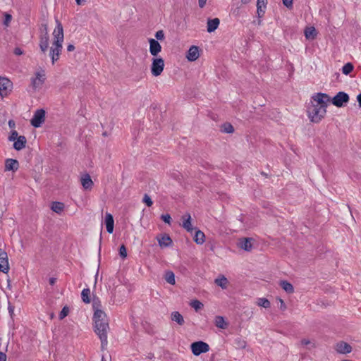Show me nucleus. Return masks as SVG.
<instances>
[{
	"mask_svg": "<svg viewBox=\"0 0 361 361\" xmlns=\"http://www.w3.org/2000/svg\"><path fill=\"white\" fill-rule=\"evenodd\" d=\"M330 100V97L325 93L319 92L312 96L307 109L311 122L318 123L325 117Z\"/></svg>",
	"mask_w": 361,
	"mask_h": 361,
	"instance_id": "1",
	"label": "nucleus"
},
{
	"mask_svg": "<svg viewBox=\"0 0 361 361\" xmlns=\"http://www.w3.org/2000/svg\"><path fill=\"white\" fill-rule=\"evenodd\" d=\"M93 322L94 332L101 341V347L102 349H105L108 343L107 334L109 330L106 313L101 310L96 309L93 315Z\"/></svg>",
	"mask_w": 361,
	"mask_h": 361,
	"instance_id": "2",
	"label": "nucleus"
},
{
	"mask_svg": "<svg viewBox=\"0 0 361 361\" xmlns=\"http://www.w3.org/2000/svg\"><path fill=\"white\" fill-rule=\"evenodd\" d=\"M56 26L53 31L54 41L50 48L49 56L51 58L52 63L54 64L59 59L63 42V29L59 20H56Z\"/></svg>",
	"mask_w": 361,
	"mask_h": 361,
	"instance_id": "3",
	"label": "nucleus"
},
{
	"mask_svg": "<svg viewBox=\"0 0 361 361\" xmlns=\"http://www.w3.org/2000/svg\"><path fill=\"white\" fill-rule=\"evenodd\" d=\"M46 80V73L44 70L40 69L36 71L34 75L30 78L31 87L36 92L42 89Z\"/></svg>",
	"mask_w": 361,
	"mask_h": 361,
	"instance_id": "4",
	"label": "nucleus"
},
{
	"mask_svg": "<svg viewBox=\"0 0 361 361\" xmlns=\"http://www.w3.org/2000/svg\"><path fill=\"white\" fill-rule=\"evenodd\" d=\"M164 61L161 57H154L152 59L151 73L154 77L159 76L164 69Z\"/></svg>",
	"mask_w": 361,
	"mask_h": 361,
	"instance_id": "5",
	"label": "nucleus"
},
{
	"mask_svg": "<svg viewBox=\"0 0 361 361\" xmlns=\"http://www.w3.org/2000/svg\"><path fill=\"white\" fill-rule=\"evenodd\" d=\"M45 121V111L42 109H37L32 119L30 120L31 125L35 128H39Z\"/></svg>",
	"mask_w": 361,
	"mask_h": 361,
	"instance_id": "6",
	"label": "nucleus"
},
{
	"mask_svg": "<svg viewBox=\"0 0 361 361\" xmlns=\"http://www.w3.org/2000/svg\"><path fill=\"white\" fill-rule=\"evenodd\" d=\"M190 348L192 353L196 356L209 350V345L203 341L194 342L191 344Z\"/></svg>",
	"mask_w": 361,
	"mask_h": 361,
	"instance_id": "7",
	"label": "nucleus"
},
{
	"mask_svg": "<svg viewBox=\"0 0 361 361\" xmlns=\"http://www.w3.org/2000/svg\"><path fill=\"white\" fill-rule=\"evenodd\" d=\"M348 101H349V96L347 93H345L344 92H338L330 100V102H331L332 104L337 107L343 106L345 104L348 103Z\"/></svg>",
	"mask_w": 361,
	"mask_h": 361,
	"instance_id": "8",
	"label": "nucleus"
},
{
	"mask_svg": "<svg viewBox=\"0 0 361 361\" xmlns=\"http://www.w3.org/2000/svg\"><path fill=\"white\" fill-rule=\"evenodd\" d=\"M13 84L6 78H0V96L4 97L11 91Z\"/></svg>",
	"mask_w": 361,
	"mask_h": 361,
	"instance_id": "9",
	"label": "nucleus"
},
{
	"mask_svg": "<svg viewBox=\"0 0 361 361\" xmlns=\"http://www.w3.org/2000/svg\"><path fill=\"white\" fill-rule=\"evenodd\" d=\"M9 270V264L8 257L6 252L0 249V271L7 273Z\"/></svg>",
	"mask_w": 361,
	"mask_h": 361,
	"instance_id": "10",
	"label": "nucleus"
},
{
	"mask_svg": "<svg viewBox=\"0 0 361 361\" xmlns=\"http://www.w3.org/2000/svg\"><path fill=\"white\" fill-rule=\"evenodd\" d=\"M337 353L340 354H348L351 353L352 347L344 341L338 342L334 347Z\"/></svg>",
	"mask_w": 361,
	"mask_h": 361,
	"instance_id": "11",
	"label": "nucleus"
},
{
	"mask_svg": "<svg viewBox=\"0 0 361 361\" xmlns=\"http://www.w3.org/2000/svg\"><path fill=\"white\" fill-rule=\"evenodd\" d=\"M159 245L161 247H171L173 244V241L171 237L168 234H161L157 236Z\"/></svg>",
	"mask_w": 361,
	"mask_h": 361,
	"instance_id": "12",
	"label": "nucleus"
},
{
	"mask_svg": "<svg viewBox=\"0 0 361 361\" xmlns=\"http://www.w3.org/2000/svg\"><path fill=\"white\" fill-rule=\"evenodd\" d=\"M149 52L150 54L157 57L158 54L161 51V46L159 42L154 39H149Z\"/></svg>",
	"mask_w": 361,
	"mask_h": 361,
	"instance_id": "13",
	"label": "nucleus"
},
{
	"mask_svg": "<svg viewBox=\"0 0 361 361\" xmlns=\"http://www.w3.org/2000/svg\"><path fill=\"white\" fill-rule=\"evenodd\" d=\"M49 32L45 30V34L40 35L39 37V48L43 53H45L49 47Z\"/></svg>",
	"mask_w": 361,
	"mask_h": 361,
	"instance_id": "14",
	"label": "nucleus"
},
{
	"mask_svg": "<svg viewBox=\"0 0 361 361\" xmlns=\"http://www.w3.org/2000/svg\"><path fill=\"white\" fill-rule=\"evenodd\" d=\"M252 241L253 239L250 238H241L238 243V246L240 248L249 252L252 249Z\"/></svg>",
	"mask_w": 361,
	"mask_h": 361,
	"instance_id": "15",
	"label": "nucleus"
},
{
	"mask_svg": "<svg viewBox=\"0 0 361 361\" xmlns=\"http://www.w3.org/2000/svg\"><path fill=\"white\" fill-rule=\"evenodd\" d=\"M200 56L199 48L197 46H192L188 51L186 58L189 61H195Z\"/></svg>",
	"mask_w": 361,
	"mask_h": 361,
	"instance_id": "16",
	"label": "nucleus"
},
{
	"mask_svg": "<svg viewBox=\"0 0 361 361\" xmlns=\"http://www.w3.org/2000/svg\"><path fill=\"white\" fill-rule=\"evenodd\" d=\"M19 168V163L16 159H7L5 161V171H16Z\"/></svg>",
	"mask_w": 361,
	"mask_h": 361,
	"instance_id": "17",
	"label": "nucleus"
},
{
	"mask_svg": "<svg viewBox=\"0 0 361 361\" xmlns=\"http://www.w3.org/2000/svg\"><path fill=\"white\" fill-rule=\"evenodd\" d=\"M181 219L183 221L182 226L188 232L193 230L191 224V216L189 213H187L182 216Z\"/></svg>",
	"mask_w": 361,
	"mask_h": 361,
	"instance_id": "18",
	"label": "nucleus"
},
{
	"mask_svg": "<svg viewBox=\"0 0 361 361\" xmlns=\"http://www.w3.org/2000/svg\"><path fill=\"white\" fill-rule=\"evenodd\" d=\"M105 225L106 231L109 233H112L114 227V221L113 216L110 213H106L105 215Z\"/></svg>",
	"mask_w": 361,
	"mask_h": 361,
	"instance_id": "19",
	"label": "nucleus"
},
{
	"mask_svg": "<svg viewBox=\"0 0 361 361\" xmlns=\"http://www.w3.org/2000/svg\"><path fill=\"white\" fill-rule=\"evenodd\" d=\"M26 143V137L23 135H20L19 138L13 141V148L17 151H20L25 147Z\"/></svg>",
	"mask_w": 361,
	"mask_h": 361,
	"instance_id": "20",
	"label": "nucleus"
},
{
	"mask_svg": "<svg viewBox=\"0 0 361 361\" xmlns=\"http://www.w3.org/2000/svg\"><path fill=\"white\" fill-rule=\"evenodd\" d=\"M214 283L216 285L221 287L224 290L227 289L229 285L228 280L224 275H220L216 279H215Z\"/></svg>",
	"mask_w": 361,
	"mask_h": 361,
	"instance_id": "21",
	"label": "nucleus"
},
{
	"mask_svg": "<svg viewBox=\"0 0 361 361\" xmlns=\"http://www.w3.org/2000/svg\"><path fill=\"white\" fill-rule=\"evenodd\" d=\"M220 23L219 18H215L207 20V30L208 32H212L217 29Z\"/></svg>",
	"mask_w": 361,
	"mask_h": 361,
	"instance_id": "22",
	"label": "nucleus"
},
{
	"mask_svg": "<svg viewBox=\"0 0 361 361\" xmlns=\"http://www.w3.org/2000/svg\"><path fill=\"white\" fill-rule=\"evenodd\" d=\"M81 184L84 189L85 190H91L93 186V181L91 179V177L88 174H85L81 178Z\"/></svg>",
	"mask_w": 361,
	"mask_h": 361,
	"instance_id": "23",
	"label": "nucleus"
},
{
	"mask_svg": "<svg viewBox=\"0 0 361 361\" xmlns=\"http://www.w3.org/2000/svg\"><path fill=\"white\" fill-rule=\"evenodd\" d=\"M267 0H257V13L259 18L262 17L265 13Z\"/></svg>",
	"mask_w": 361,
	"mask_h": 361,
	"instance_id": "24",
	"label": "nucleus"
},
{
	"mask_svg": "<svg viewBox=\"0 0 361 361\" xmlns=\"http://www.w3.org/2000/svg\"><path fill=\"white\" fill-rule=\"evenodd\" d=\"M214 324L216 327L226 329L228 324L225 321L224 318L222 316H216L214 318Z\"/></svg>",
	"mask_w": 361,
	"mask_h": 361,
	"instance_id": "25",
	"label": "nucleus"
},
{
	"mask_svg": "<svg viewBox=\"0 0 361 361\" xmlns=\"http://www.w3.org/2000/svg\"><path fill=\"white\" fill-rule=\"evenodd\" d=\"M172 321L177 322L179 325L184 324L183 317L178 312H173L171 314Z\"/></svg>",
	"mask_w": 361,
	"mask_h": 361,
	"instance_id": "26",
	"label": "nucleus"
},
{
	"mask_svg": "<svg viewBox=\"0 0 361 361\" xmlns=\"http://www.w3.org/2000/svg\"><path fill=\"white\" fill-rule=\"evenodd\" d=\"M194 240L197 244L202 245L204 243L205 240V235L204 233L201 231H197L195 233Z\"/></svg>",
	"mask_w": 361,
	"mask_h": 361,
	"instance_id": "27",
	"label": "nucleus"
},
{
	"mask_svg": "<svg viewBox=\"0 0 361 361\" xmlns=\"http://www.w3.org/2000/svg\"><path fill=\"white\" fill-rule=\"evenodd\" d=\"M305 35L307 39H313L317 35L316 30L314 27H310L305 29Z\"/></svg>",
	"mask_w": 361,
	"mask_h": 361,
	"instance_id": "28",
	"label": "nucleus"
},
{
	"mask_svg": "<svg viewBox=\"0 0 361 361\" xmlns=\"http://www.w3.org/2000/svg\"><path fill=\"white\" fill-rule=\"evenodd\" d=\"M280 286L286 292L288 293H292L294 291L293 285L286 281H281Z\"/></svg>",
	"mask_w": 361,
	"mask_h": 361,
	"instance_id": "29",
	"label": "nucleus"
},
{
	"mask_svg": "<svg viewBox=\"0 0 361 361\" xmlns=\"http://www.w3.org/2000/svg\"><path fill=\"white\" fill-rule=\"evenodd\" d=\"M51 208L54 212L60 214L64 209V204L62 202H54Z\"/></svg>",
	"mask_w": 361,
	"mask_h": 361,
	"instance_id": "30",
	"label": "nucleus"
},
{
	"mask_svg": "<svg viewBox=\"0 0 361 361\" xmlns=\"http://www.w3.org/2000/svg\"><path fill=\"white\" fill-rule=\"evenodd\" d=\"M256 304L259 306L262 307L264 308H269L271 306V303L269 300L264 298H259L257 300Z\"/></svg>",
	"mask_w": 361,
	"mask_h": 361,
	"instance_id": "31",
	"label": "nucleus"
},
{
	"mask_svg": "<svg viewBox=\"0 0 361 361\" xmlns=\"http://www.w3.org/2000/svg\"><path fill=\"white\" fill-rule=\"evenodd\" d=\"M90 290L89 288H85L82 290L81 293V297L82 300L85 303H90Z\"/></svg>",
	"mask_w": 361,
	"mask_h": 361,
	"instance_id": "32",
	"label": "nucleus"
},
{
	"mask_svg": "<svg viewBox=\"0 0 361 361\" xmlns=\"http://www.w3.org/2000/svg\"><path fill=\"white\" fill-rule=\"evenodd\" d=\"M165 279L171 285H174L176 283L175 275L172 271L166 272Z\"/></svg>",
	"mask_w": 361,
	"mask_h": 361,
	"instance_id": "33",
	"label": "nucleus"
},
{
	"mask_svg": "<svg viewBox=\"0 0 361 361\" xmlns=\"http://www.w3.org/2000/svg\"><path fill=\"white\" fill-rule=\"evenodd\" d=\"M353 70V66L351 63H345L343 68H342V73L344 75H348Z\"/></svg>",
	"mask_w": 361,
	"mask_h": 361,
	"instance_id": "34",
	"label": "nucleus"
},
{
	"mask_svg": "<svg viewBox=\"0 0 361 361\" xmlns=\"http://www.w3.org/2000/svg\"><path fill=\"white\" fill-rule=\"evenodd\" d=\"M222 131L226 133H233L234 132V128L231 123H226L221 126Z\"/></svg>",
	"mask_w": 361,
	"mask_h": 361,
	"instance_id": "35",
	"label": "nucleus"
},
{
	"mask_svg": "<svg viewBox=\"0 0 361 361\" xmlns=\"http://www.w3.org/2000/svg\"><path fill=\"white\" fill-rule=\"evenodd\" d=\"M190 305L192 308H194L195 311H198L199 310L202 309L203 307V304L197 300H192L190 303Z\"/></svg>",
	"mask_w": 361,
	"mask_h": 361,
	"instance_id": "36",
	"label": "nucleus"
},
{
	"mask_svg": "<svg viewBox=\"0 0 361 361\" xmlns=\"http://www.w3.org/2000/svg\"><path fill=\"white\" fill-rule=\"evenodd\" d=\"M19 136L20 135H18V132L16 130H13L11 132L8 139L9 141L13 142L14 140L19 138Z\"/></svg>",
	"mask_w": 361,
	"mask_h": 361,
	"instance_id": "37",
	"label": "nucleus"
},
{
	"mask_svg": "<svg viewBox=\"0 0 361 361\" xmlns=\"http://www.w3.org/2000/svg\"><path fill=\"white\" fill-rule=\"evenodd\" d=\"M69 313V309L68 307H64L62 310L59 313V319H63L65 318Z\"/></svg>",
	"mask_w": 361,
	"mask_h": 361,
	"instance_id": "38",
	"label": "nucleus"
},
{
	"mask_svg": "<svg viewBox=\"0 0 361 361\" xmlns=\"http://www.w3.org/2000/svg\"><path fill=\"white\" fill-rule=\"evenodd\" d=\"M142 201L148 207H151L153 204V202L151 197L147 194L144 195Z\"/></svg>",
	"mask_w": 361,
	"mask_h": 361,
	"instance_id": "39",
	"label": "nucleus"
},
{
	"mask_svg": "<svg viewBox=\"0 0 361 361\" xmlns=\"http://www.w3.org/2000/svg\"><path fill=\"white\" fill-rule=\"evenodd\" d=\"M119 255L123 259H125L127 257V250H126V247H125L124 245H122L120 247V248H119Z\"/></svg>",
	"mask_w": 361,
	"mask_h": 361,
	"instance_id": "40",
	"label": "nucleus"
},
{
	"mask_svg": "<svg viewBox=\"0 0 361 361\" xmlns=\"http://www.w3.org/2000/svg\"><path fill=\"white\" fill-rule=\"evenodd\" d=\"M235 344L240 348H245L246 347V342L240 338L235 340Z\"/></svg>",
	"mask_w": 361,
	"mask_h": 361,
	"instance_id": "41",
	"label": "nucleus"
},
{
	"mask_svg": "<svg viewBox=\"0 0 361 361\" xmlns=\"http://www.w3.org/2000/svg\"><path fill=\"white\" fill-rule=\"evenodd\" d=\"M4 17H5V18H4V24L6 26H8V25L10 24V23L12 20V16H11V15H10L8 13H5Z\"/></svg>",
	"mask_w": 361,
	"mask_h": 361,
	"instance_id": "42",
	"label": "nucleus"
},
{
	"mask_svg": "<svg viewBox=\"0 0 361 361\" xmlns=\"http://www.w3.org/2000/svg\"><path fill=\"white\" fill-rule=\"evenodd\" d=\"M155 37L159 40H162L164 39V33L163 30H159L155 34Z\"/></svg>",
	"mask_w": 361,
	"mask_h": 361,
	"instance_id": "43",
	"label": "nucleus"
},
{
	"mask_svg": "<svg viewBox=\"0 0 361 361\" xmlns=\"http://www.w3.org/2000/svg\"><path fill=\"white\" fill-rule=\"evenodd\" d=\"M161 219L166 224H171V216L169 214H163L161 216Z\"/></svg>",
	"mask_w": 361,
	"mask_h": 361,
	"instance_id": "44",
	"label": "nucleus"
},
{
	"mask_svg": "<svg viewBox=\"0 0 361 361\" xmlns=\"http://www.w3.org/2000/svg\"><path fill=\"white\" fill-rule=\"evenodd\" d=\"M283 4L285 6L288 8L293 7V0H283Z\"/></svg>",
	"mask_w": 361,
	"mask_h": 361,
	"instance_id": "45",
	"label": "nucleus"
},
{
	"mask_svg": "<svg viewBox=\"0 0 361 361\" xmlns=\"http://www.w3.org/2000/svg\"><path fill=\"white\" fill-rule=\"evenodd\" d=\"M300 343L301 345H310V344H312V342L309 339H307V338H303L300 341Z\"/></svg>",
	"mask_w": 361,
	"mask_h": 361,
	"instance_id": "46",
	"label": "nucleus"
},
{
	"mask_svg": "<svg viewBox=\"0 0 361 361\" xmlns=\"http://www.w3.org/2000/svg\"><path fill=\"white\" fill-rule=\"evenodd\" d=\"M8 312L11 315V317H13L14 314V307L8 302Z\"/></svg>",
	"mask_w": 361,
	"mask_h": 361,
	"instance_id": "47",
	"label": "nucleus"
},
{
	"mask_svg": "<svg viewBox=\"0 0 361 361\" xmlns=\"http://www.w3.org/2000/svg\"><path fill=\"white\" fill-rule=\"evenodd\" d=\"M45 30L48 32L47 25V24H42L41 27V35L45 34Z\"/></svg>",
	"mask_w": 361,
	"mask_h": 361,
	"instance_id": "48",
	"label": "nucleus"
},
{
	"mask_svg": "<svg viewBox=\"0 0 361 361\" xmlns=\"http://www.w3.org/2000/svg\"><path fill=\"white\" fill-rule=\"evenodd\" d=\"M279 302H280V308L282 310H285L286 309V305L284 301L282 299H279Z\"/></svg>",
	"mask_w": 361,
	"mask_h": 361,
	"instance_id": "49",
	"label": "nucleus"
},
{
	"mask_svg": "<svg viewBox=\"0 0 361 361\" xmlns=\"http://www.w3.org/2000/svg\"><path fill=\"white\" fill-rule=\"evenodd\" d=\"M6 360H7L6 355L3 352H0V361H6Z\"/></svg>",
	"mask_w": 361,
	"mask_h": 361,
	"instance_id": "50",
	"label": "nucleus"
},
{
	"mask_svg": "<svg viewBox=\"0 0 361 361\" xmlns=\"http://www.w3.org/2000/svg\"><path fill=\"white\" fill-rule=\"evenodd\" d=\"M207 0H198V4L200 8H203L206 4Z\"/></svg>",
	"mask_w": 361,
	"mask_h": 361,
	"instance_id": "51",
	"label": "nucleus"
},
{
	"mask_svg": "<svg viewBox=\"0 0 361 361\" xmlns=\"http://www.w3.org/2000/svg\"><path fill=\"white\" fill-rule=\"evenodd\" d=\"M14 54L16 55H21L23 54V51L20 48H16L14 49Z\"/></svg>",
	"mask_w": 361,
	"mask_h": 361,
	"instance_id": "52",
	"label": "nucleus"
},
{
	"mask_svg": "<svg viewBox=\"0 0 361 361\" xmlns=\"http://www.w3.org/2000/svg\"><path fill=\"white\" fill-rule=\"evenodd\" d=\"M15 126H16V123L15 122L13 121V120H10L8 121V126L11 128H15Z\"/></svg>",
	"mask_w": 361,
	"mask_h": 361,
	"instance_id": "53",
	"label": "nucleus"
},
{
	"mask_svg": "<svg viewBox=\"0 0 361 361\" xmlns=\"http://www.w3.org/2000/svg\"><path fill=\"white\" fill-rule=\"evenodd\" d=\"M75 49V47L73 44H69L67 47L68 51H73Z\"/></svg>",
	"mask_w": 361,
	"mask_h": 361,
	"instance_id": "54",
	"label": "nucleus"
},
{
	"mask_svg": "<svg viewBox=\"0 0 361 361\" xmlns=\"http://www.w3.org/2000/svg\"><path fill=\"white\" fill-rule=\"evenodd\" d=\"M56 281V278H50L49 279V283L51 286L54 285Z\"/></svg>",
	"mask_w": 361,
	"mask_h": 361,
	"instance_id": "55",
	"label": "nucleus"
},
{
	"mask_svg": "<svg viewBox=\"0 0 361 361\" xmlns=\"http://www.w3.org/2000/svg\"><path fill=\"white\" fill-rule=\"evenodd\" d=\"M357 100L359 104V106L361 108V93L357 96Z\"/></svg>",
	"mask_w": 361,
	"mask_h": 361,
	"instance_id": "56",
	"label": "nucleus"
},
{
	"mask_svg": "<svg viewBox=\"0 0 361 361\" xmlns=\"http://www.w3.org/2000/svg\"><path fill=\"white\" fill-rule=\"evenodd\" d=\"M78 5H82L84 3V0H75Z\"/></svg>",
	"mask_w": 361,
	"mask_h": 361,
	"instance_id": "57",
	"label": "nucleus"
},
{
	"mask_svg": "<svg viewBox=\"0 0 361 361\" xmlns=\"http://www.w3.org/2000/svg\"><path fill=\"white\" fill-rule=\"evenodd\" d=\"M252 0H241L242 4H247L250 3Z\"/></svg>",
	"mask_w": 361,
	"mask_h": 361,
	"instance_id": "58",
	"label": "nucleus"
},
{
	"mask_svg": "<svg viewBox=\"0 0 361 361\" xmlns=\"http://www.w3.org/2000/svg\"><path fill=\"white\" fill-rule=\"evenodd\" d=\"M102 361H105V360H104V358H102Z\"/></svg>",
	"mask_w": 361,
	"mask_h": 361,
	"instance_id": "59",
	"label": "nucleus"
}]
</instances>
